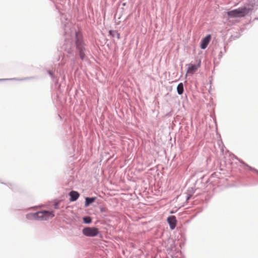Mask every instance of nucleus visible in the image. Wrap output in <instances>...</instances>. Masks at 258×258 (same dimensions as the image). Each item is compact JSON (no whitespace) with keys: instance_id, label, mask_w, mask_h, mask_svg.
<instances>
[{"instance_id":"1","label":"nucleus","mask_w":258,"mask_h":258,"mask_svg":"<svg viewBox=\"0 0 258 258\" xmlns=\"http://www.w3.org/2000/svg\"><path fill=\"white\" fill-rule=\"evenodd\" d=\"M53 212L49 211H43L37 213L28 214L27 217L28 219H33L38 220H47L54 216Z\"/></svg>"},{"instance_id":"2","label":"nucleus","mask_w":258,"mask_h":258,"mask_svg":"<svg viewBox=\"0 0 258 258\" xmlns=\"http://www.w3.org/2000/svg\"><path fill=\"white\" fill-rule=\"evenodd\" d=\"M249 12V9L245 7L229 11L227 13L228 16L231 18H241L245 17Z\"/></svg>"},{"instance_id":"3","label":"nucleus","mask_w":258,"mask_h":258,"mask_svg":"<svg viewBox=\"0 0 258 258\" xmlns=\"http://www.w3.org/2000/svg\"><path fill=\"white\" fill-rule=\"evenodd\" d=\"M76 49L79 53L80 58L83 59L85 56V44L83 40L79 37L78 33H76Z\"/></svg>"},{"instance_id":"4","label":"nucleus","mask_w":258,"mask_h":258,"mask_svg":"<svg viewBox=\"0 0 258 258\" xmlns=\"http://www.w3.org/2000/svg\"><path fill=\"white\" fill-rule=\"evenodd\" d=\"M99 230L96 227H85L82 230L83 234L87 237H95L99 234Z\"/></svg>"},{"instance_id":"5","label":"nucleus","mask_w":258,"mask_h":258,"mask_svg":"<svg viewBox=\"0 0 258 258\" xmlns=\"http://www.w3.org/2000/svg\"><path fill=\"white\" fill-rule=\"evenodd\" d=\"M200 67V62H199V63L198 64H193L191 63L188 64L186 75H193Z\"/></svg>"},{"instance_id":"6","label":"nucleus","mask_w":258,"mask_h":258,"mask_svg":"<svg viewBox=\"0 0 258 258\" xmlns=\"http://www.w3.org/2000/svg\"><path fill=\"white\" fill-rule=\"evenodd\" d=\"M211 39V35H208L207 36H206L205 38H204L201 42L200 47L202 49H205L208 45L209 44L210 40Z\"/></svg>"},{"instance_id":"7","label":"nucleus","mask_w":258,"mask_h":258,"mask_svg":"<svg viewBox=\"0 0 258 258\" xmlns=\"http://www.w3.org/2000/svg\"><path fill=\"white\" fill-rule=\"evenodd\" d=\"M167 222L169 225L170 228L171 230H173L176 224V218L174 216H170L167 218Z\"/></svg>"},{"instance_id":"8","label":"nucleus","mask_w":258,"mask_h":258,"mask_svg":"<svg viewBox=\"0 0 258 258\" xmlns=\"http://www.w3.org/2000/svg\"><path fill=\"white\" fill-rule=\"evenodd\" d=\"M69 195L71 197L70 201H76L78 198L79 197V194L76 191H71Z\"/></svg>"},{"instance_id":"9","label":"nucleus","mask_w":258,"mask_h":258,"mask_svg":"<svg viewBox=\"0 0 258 258\" xmlns=\"http://www.w3.org/2000/svg\"><path fill=\"white\" fill-rule=\"evenodd\" d=\"M177 91L179 95H181L183 93V85L182 83H179L177 87Z\"/></svg>"},{"instance_id":"10","label":"nucleus","mask_w":258,"mask_h":258,"mask_svg":"<svg viewBox=\"0 0 258 258\" xmlns=\"http://www.w3.org/2000/svg\"><path fill=\"white\" fill-rule=\"evenodd\" d=\"M95 200V198H86L85 199V206H88L90 204L93 203Z\"/></svg>"},{"instance_id":"11","label":"nucleus","mask_w":258,"mask_h":258,"mask_svg":"<svg viewBox=\"0 0 258 258\" xmlns=\"http://www.w3.org/2000/svg\"><path fill=\"white\" fill-rule=\"evenodd\" d=\"M109 33L112 37H114L115 36H116V37L118 39L120 38V34L117 31H113V30H110L109 31Z\"/></svg>"},{"instance_id":"12","label":"nucleus","mask_w":258,"mask_h":258,"mask_svg":"<svg viewBox=\"0 0 258 258\" xmlns=\"http://www.w3.org/2000/svg\"><path fill=\"white\" fill-rule=\"evenodd\" d=\"M83 221L86 224H89L91 222L92 219L90 217L86 216L83 218Z\"/></svg>"},{"instance_id":"13","label":"nucleus","mask_w":258,"mask_h":258,"mask_svg":"<svg viewBox=\"0 0 258 258\" xmlns=\"http://www.w3.org/2000/svg\"><path fill=\"white\" fill-rule=\"evenodd\" d=\"M242 163H243L244 164H245L246 166L248 167L250 169H251V170L253 169L251 167H249L247 164H245L244 163H243V162H242Z\"/></svg>"},{"instance_id":"14","label":"nucleus","mask_w":258,"mask_h":258,"mask_svg":"<svg viewBox=\"0 0 258 258\" xmlns=\"http://www.w3.org/2000/svg\"><path fill=\"white\" fill-rule=\"evenodd\" d=\"M253 170H254V171H255V172H257V173H258V171H257V170H256V169H253Z\"/></svg>"}]
</instances>
